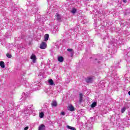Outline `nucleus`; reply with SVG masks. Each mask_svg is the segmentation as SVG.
Wrapping results in <instances>:
<instances>
[{
    "label": "nucleus",
    "mask_w": 130,
    "mask_h": 130,
    "mask_svg": "<svg viewBox=\"0 0 130 130\" xmlns=\"http://www.w3.org/2000/svg\"><path fill=\"white\" fill-rule=\"evenodd\" d=\"M38 130H45V125L42 124L39 127Z\"/></svg>",
    "instance_id": "13"
},
{
    "label": "nucleus",
    "mask_w": 130,
    "mask_h": 130,
    "mask_svg": "<svg viewBox=\"0 0 130 130\" xmlns=\"http://www.w3.org/2000/svg\"><path fill=\"white\" fill-rule=\"evenodd\" d=\"M69 110H70V111H74L75 110V108L74 107V106L71 105L69 106Z\"/></svg>",
    "instance_id": "19"
},
{
    "label": "nucleus",
    "mask_w": 130,
    "mask_h": 130,
    "mask_svg": "<svg viewBox=\"0 0 130 130\" xmlns=\"http://www.w3.org/2000/svg\"><path fill=\"white\" fill-rule=\"evenodd\" d=\"M128 95H130V91H129L128 92Z\"/></svg>",
    "instance_id": "33"
},
{
    "label": "nucleus",
    "mask_w": 130,
    "mask_h": 130,
    "mask_svg": "<svg viewBox=\"0 0 130 130\" xmlns=\"http://www.w3.org/2000/svg\"><path fill=\"white\" fill-rule=\"evenodd\" d=\"M51 106L52 107H56L57 106V103L56 101H53L52 103H51Z\"/></svg>",
    "instance_id": "12"
},
{
    "label": "nucleus",
    "mask_w": 130,
    "mask_h": 130,
    "mask_svg": "<svg viewBox=\"0 0 130 130\" xmlns=\"http://www.w3.org/2000/svg\"><path fill=\"white\" fill-rule=\"evenodd\" d=\"M30 59H32V62L35 63L36 62V56L34 54H32L31 56H30Z\"/></svg>",
    "instance_id": "4"
},
{
    "label": "nucleus",
    "mask_w": 130,
    "mask_h": 130,
    "mask_svg": "<svg viewBox=\"0 0 130 130\" xmlns=\"http://www.w3.org/2000/svg\"><path fill=\"white\" fill-rule=\"evenodd\" d=\"M98 86L101 89H103V88L105 87L104 85V82H103V81H100L98 84Z\"/></svg>",
    "instance_id": "5"
},
{
    "label": "nucleus",
    "mask_w": 130,
    "mask_h": 130,
    "mask_svg": "<svg viewBox=\"0 0 130 130\" xmlns=\"http://www.w3.org/2000/svg\"><path fill=\"white\" fill-rule=\"evenodd\" d=\"M125 110H126V108L125 107H123V108H122L121 110V113H123V112H124Z\"/></svg>",
    "instance_id": "24"
},
{
    "label": "nucleus",
    "mask_w": 130,
    "mask_h": 130,
    "mask_svg": "<svg viewBox=\"0 0 130 130\" xmlns=\"http://www.w3.org/2000/svg\"><path fill=\"white\" fill-rule=\"evenodd\" d=\"M28 128H29V127L26 126L24 128V130H28Z\"/></svg>",
    "instance_id": "29"
},
{
    "label": "nucleus",
    "mask_w": 130,
    "mask_h": 130,
    "mask_svg": "<svg viewBox=\"0 0 130 130\" xmlns=\"http://www.w3.org/2000/svg\"><path fill=\"white\" fill-rule=\"evenodd\" d=\"M56 20H57L59 22H61V16L58 14V13L56 14Z\"/></svg>",
    "instance_id": "8"
},
{
    "label": "nucleus",
    "mask_w": 130,
    "mask_h": 130,
    "mask_svg": "<svg viewBox=\"0 0 130 130\" xmlns=\"http://www.w3.org/2000/svg\"><path fill=\"white\" fill-rule=\"evenodd\" d=\"M86 83L90 84L93 82V78L92 77H88L86 79Z\"/></svg>",
    "instance_id": "9"
},
{
    "label": "nucleus",
    "mask_w": 130,
    "mask_h": 130,
    "mask_svg": "<svg viewBox=\"0 0 130 130\" xmlns=\"http://www.w3.org/2000/svg\"><path fill=\"white\" fill-rule=\"evenodd\" d=\"M46 20H47V19H45V18L44 17L41 18L40 19V21H42L43 23H44V22H45Z\"/></svg>",
    "instance_id": "23"
},
{
    "label": "nucleus",
    "mask_w": 130,
    "mask_h": 130,
    "mask_svg": "<svg viewBox=\"0 0 130 130\" xmlns=\"http://www.w3.org/2000/svg\"><path fill=\"white\" fill-rule=\"evenodd\" d=\"M67 51H69V52H73V51H74V50L73 49L68 48L67 49Z\"/></svg>",
    "instance_id": "26"
},
{
    "label": "nucleus",
    "mask_w": 130,
    "mask_h": 130,
    "mask_svg": "<svg viewBox=\"0 0 130 130\" xmlns=\"http://www.w3.org/2000/svg\"><path fill=\"white\" fill-rule=\"evenodd\" d=\"M96 105H97V103L96 102H93L91 104V108H94V107H96Z\"/></svg>",
    "instance_id": "20"
},
{
    "label": "nucleus",
    "mask_w": 130,
    "mask_h": 130,
    "mask_svg": "<svg viewBox=\"0 0 130 130\" xmlns=\"http://www.w3.org/2000/svg\"><path fill=\"white\" fill-rule=\"evenodd\" d=\"M2 3H5L6 2V0H2Z\"/></svg>",
    "instance_id": "30"
},
{
    "label": "nucleus",
    "mask_w": 130,
    "mask_h": 130,
    "mask_svg": "<svg viewBox=\"0 0 130 130\" xmlns=\"http://www.w3.org/2000/svg\"><path fill=\"white\" fill-rule=\"evenodd\" d=\"M79 96H80L79 102L80 103H82V102L83 101V94H82V93H80Z\"/></svg>",
    "instance_id": "18"
},
{
    "label": "nucleus",
    "mask_w": 130,
    "mask_h": 130,
    "mask_svg": "<svg viewBox=\"0 0 130 130\" xmlns=\"http://www.w3.org/2000/svg\"><path fill=\"white\" fill-rule=\"evenodd\" d=\"M70 55L71 57H73V56H74V51L70 52Z\"/></svg>",
    "instance_id": "27"
},
{
    "label": "nucleus",
    "mask_w": 130,
    "mask_h": 130,
    "mask_svg": "<svg viewBox=\"0 0 130 130\" xmlns=\"http://www.w3.org/2000/svg\"><path fill=\"white\" fill-rule=\"evenodd\" d=\"M103 58L102 55H96L94 58V63H100Z\"/></svg>",
    "instance_id": "1"
},
{
    "label": "nucleus",
    "mask_w": 130,
    "mask_h": 130,
    "mask_svg": "<svg viewBox=\"0 0 130 130\" xmlns=\"http://www.w3.org/2000/svg\"><path fill=\"white\" fill-rule=\"evenodd\" d=\"M0 67H1V68H2L3 69H5V62L3 61H1L0 62Z\"/></svg>",
    "instance_id": "17"
},
{
    "label": "nucleus",
    "mask_w": 130,
    "mask_h": 130,
    "mask_svg": "<svg viewBox=\"0 0 130 130\" xmlns=\"http://www.w3.org/2000/svg\"><path fill=\"white\" fill-rule=\"evenodd\" d=\"M123 3L125 4L126 3L127 1L126 0H123Z\"/></svg>",
    "instance_id": "31"
},
{
    "label": "nucleus",
    "mask_w": 130,
    "mask_h": 130,
    "mask_svg": "<svg viewBox=\"0 0 130 130\" xmlns=\"http://www.w3.org/2000/svg\"><path fill=\"white\" fill-rule=\"evenodd\" d=\"M29 95H30V92H26V93L23 92L22 95L23 99L24 100L25 99V98H28Z\"/></svg>",
    "instance_id": "6"
},
{
    "label": "nucleus",
    "mask_w": 130,
    "mask_h": 130,
    "mask_svg": "<svg viewBox=\"0 0 130 130\" xmlns=\"http://www.w3.org/2000/svg\"><path fill=\"white\" fill-rule=\"evenodd\" d=\"M33 105H30V106H28L27 108L26 109V111H27V113H30V112H32V109H31V107H32Z\"/></svg>",
    "instance_id": "7"
},
{
    "label": "nucleus",
    "mask_w": 130,
    "mask_h": 130,
    "mask_svg": "<svg viewBox=\"0 0 130 130\" xmlns=\"http://www.w3.org/2000/svg\"><path fill=\"white\" fill-rule=\"evenodd\" d=\"M40 118H43L44 116V112H41L40 113V115H39Z\"/></svg>",
    "instance_id": "21"
},
{
    "label": "nucleus",
    "mask_w": 130,
    "mask_h": 130,
    "mask_svg": "<svg viewBox=\"0 0 130 130\" xmlns=\"http://www.w3.org/2000/svg\"><path fill=\"white\" fill-rule=\"evenodd\" d=\"M6 56L8 57V58H12V55L10 54L9 53L6 54Z\"/></svg>",
    "instance_id": "25"
},
{
    "label": "nucleus",
    "mask_w": 130,
    "mask_h": 130,
    "mask_svg": "<svg viewBox=\"0 0 130 130\" xmlns=\"http://www.w3.org/2000/svg\"><path fill=\"white\" fill-rule=\"evenodd\" d=\"M71 13H72V14H76V13H77V9L73 8L71 11Z\"/></svg>",
    "instance_id": "22"
},
{
    "label": "nucleus",
    "mask_w": 130,
    "mask_h": 130,
    "mask_svg": "<svg viewBox=\"0 0 130 130\" xmlns=\"http://www.w3.org/2000/svg\"><path fill=\"white\" fill-rule=\"evenodd\" d=\"M37 11H38V10H37V9H36L35 10V13H37Z\"/></svg>",
    "instance_id": "32"
},
{
    "label": "nucleus",
    "mask_w": 130,
    "mask_h": 130,
    "mask_svg": "<svg viewBox=\"0 0 130 130\" xmlns=\"http://www.w3.org/2000/svg\"><path fill=\"white\" fill-rule=\"evenodd\" d=\"M126 60L127 61V67H130V51H128L125 55Z\"/></svg>",
    "instance_id": "2"
},
{
    "label": "nucleus",
    "mask_w": 130,
    "mask_h": 130,
    "mask_svg": "<svg viewBox=\"0 0 130 130\" xmlns=\"http://www.w3.org/2000/svg\"><path fill=\"white\" fill-rule=\"evenodd\" d=\"M66 113H64V112H61V115H65Z\"/></svg>",
    "instance_id": "28"
},
{
    "label": "nucleus",
    "mask_w": 130,
    "mask_h": 130,
    "mask_svg": "<svg viewBox=\"0 0 130 130\" xmlns=\"http://www.w3.org/2000/svg\"><path fill=\"white\" fill-rule=\"evenodd\" d=\"M45 92L48 94V95H50L51 94H52V90L50 89H46Z\"/></svg>",
    "instance_id": "11"
},
{
    "label": "nucleus",
    "mask_w": 130,
    "mask_h": 130,
    "mask_svg": "<svg viewBox=\"0 0 130 130\" xmlns=\"http://www.w3.org/2000/svg\"><path fill=\"white\" fill-rule=\"evenodd\" d=\"M49 38V34H46L44 36V40L45 41H47L48 40V39Z\"/></svg>",
    "instance_id": "14"
},
{
    "label": "nucleus",
    "mask_w": 130,
    "mask_h": 130,
    "mask_svg": "<svg viewBox=\"0 0 130 130\" xmlns=\"http://www.w3.org/2000/svg\"><path fill=\"white\" fill-rule=\"evenodd\" d=\"M40 48H41V49H45V48H46V43L43 42L40 46Z\"/></svg>",
    "instance_id": "3"
},
{
    "label": "nucleus",
    "mask_w": 130,
    "mask_h": 130,
    "mask_svg": "<svg viewBox=\"0 0 130 130\" xmlns=\"http://www.w3.org/2000/svg\"><path fill=\"white\" fill-rule=\"evenodd\" d=\"M48 82L50 86H53V85H54V82H53V80H52V79H49Z\"/></svg>",
    "instance_id": "10"
},
{
    "label": "nucleus",
    "mask_w": 130,
    "mask_h": 130,
    "mask_svg": "<svg viewBox=\"0 0 130 130\" xmlns=\"http://www.w3.org/2000/svg\"><path fill=\"white\" fill-rule=\"evenodd\" d=\"M58 60L60 62H62V61H63V57H62V56H59V57H58Z\"/></svg>",
    "instance_id": "16"
},
{
    "label": "nucleus",
    "mask_w": 130,
    "mask_h": 130,
    "mask_svg": "<svg viewBox=\"0 0 130 130\" xmlns=\"http://www.w3.org/2000/svg\"><path fill=\"white\" fill-rule=\"evenodd\" d=\"M66 127L69 129H71V130H77L74 127H72L70 125H67Z\"/></svg>",
    "instance_id": "15"
}]
</instances>
